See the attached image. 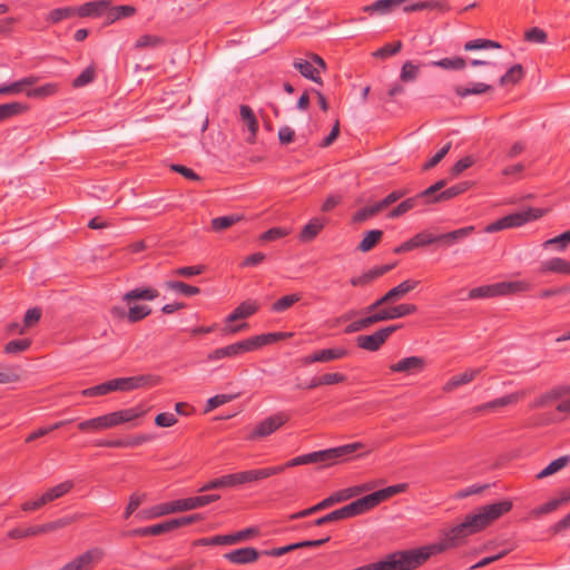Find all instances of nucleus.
Listing matches in <instances>:
<instances>
[{
	"mask_svg": "<svg viewBox=\"0 0 570 570\" xmlns=\"http://www.w3.org/2000/svg\"><path fill=\"white\" fill-rule=\"evenodd\" d=\"M474 533L468 519L464 518L463 522L446 531L438 542L416 549H409L415 569L424 564L432 556L461 546L469 535Z\"/></svg>",
	"mask_w": 570,
	"mask_h": 570,
	"instance_id": "1",
	"label": "nucleus"
},
{
	"mask_svg": "<svg viewBox=\"0 0 570 570\" xmlns=\"http://www.w3.org/2000/svg\"><path fill=\"white\" fill-rule=\"evenodd\" d=\"M363 448L364 444L362 442L344 444L336 448H331L326 450L298 455L286 461L283 464L274 465V468H279L282 473L288 468H294L303 464L321 463L323 466H331L335 463L345 461L348 455L353 454L354 452Z\"/></svg>",
	"mask_w": 570,
	"mask_h": 570,
	"instance_id": "2",
	"label": "nucleus"
},
{
	"mask_svg": "<svg viewBox=\"0 0 570 570\" xmlns=\"http://www.w3.org/2000/svg\"><path fill=\"white\" fill-rule=\"evenodd\" d=\"M161 379L155 374H142L129 377H116L98 385L85 389L81 395L86 397H95L109 394L111 392H129L142 387L156 386Z\"/></svg>",
	"mask_w": 570,
	"mask_h": 570,
	"instance_id": "3",
	"label": "nucleus"
},
{
	"mask_svg": "<svg viewBox=\"0 0 570 570\" xmlns=\"http://www.w3.org/2000/svg\"><path fill=\"white\" fill-rule=\"evenodd\" d=\"M372 489V485L370 483H365L362 485H356L347 489L340 490L337 492L332 493L330 497L325 498L317 504L307 508L305 510H302L299 512H296L289 517L291 520L302 519L305 517H308L311 514H314L318 511L325 510L336 503L346 501L360 493H363L365 491H368Z\"/></svg>",
	"mask_w": 570,
	"mask_h": 570,
	"instance_id": "4",
	"label": "nucleus"
},
{
	"mask_svg": "<svg viewBox=\"0 0 570 570\" xmlns=\"http://www.w3.org/2000/svg\"><path fill=\"white\" fill-rule=\"evenodd\" d=\"M259 530L250 527L230 534H218L210 538H200L194 546H229L246 541L258 535Z\"/></svg>",
	"mask_w": 570,
	"mask_h": 570,
	"instance_id": "5",
	"label": "nucleus"
},
{
	"mask_svg": "<svg viewBox=\"0 0 570 570\" xmlns=\"http://www.w3.org/2000/svg\"><path fill=\"white\" fill-rule=\"evenodd\" d=\"M407 488H409L407 483H399V484L390 485L384 489L372 492V493L364 495L357 500L363 510V513H365V512L372 510L373 508L377 507L381 502H383L396 494L405 492L407 490Z\"/></svg>",
	"mask_w": 570,
	"mask_h": 570,
	"instance_id": "6",
	"label": "nucleus"
},
{
	"mask_svg": "<svg viewBox=\"0 0 570 570\" xmlns=\"http://www.w3.org/2000/svg\"><path fill=\"white\" fill-rule=\"evenodd\" d=\"M420 284V281L415 279H405L400 283L397 286L391 288L386 292L381 298L376 299L374 303L365 307V313H371L379 307H382L389 303L396 302L409 294L411 291L415 289Z\"/></svg>",
	"mask_w": 570,
	"mask_h": 570,
	"instance_id": "7",
	"label": "nucleus"
},
{
	"mask_svg": "<svg viewBox=\"0 0 570 570\" xmlns=\"http://www.w3.org/2000/svg\"><path fill=\"white\" fill-rule=\"evenodd\" d=\"M399 328H401V325H389L370 335H358L356 337V345L362 350L376 352Z\"/></svg>",
	"mask_w": 570,
	"mask_h": 570,
	"instance_id": "8",
	"label": "nucleus"
},
{
	"mask_svg": "<svg viewBox=\"0 0 570 570\" xmlns=\"http://www.w3.org/2000/svg\"><path fill=\"white\" fill-rule=\"evenodd\" d=\"M289 420L288 414L285 412H277L263 421H261L248 435V440H258L266 438L277 431Z\"/></svg>",
	"mask_w": 570,
	"mask_h": 570,
	"instance_id": "9",
	"label": "nucleus"
},
{
	"mask_svg": "<svg viewBox=\"0 0 570 570\" xmlns=\"http://www.w3.org/2000/svg\"><path fill=\"white\" fill-rule=\"evenodd\" d=\"M105 552L100 548H91L79 554L60 570H92L95 564L102 560Z\"/></svg>",
	"mask_w": 570,
	"mask_h": 570,
	"instance_id": "10",
	"label": "nucleus"
},
{
	"mask_svg": "<svg viewBox=\"0 0 570 570\" xmlns=\"http://www.w3.org/2000/svg\"><path fill=\"white\" fill-rule=\"evenodd\" d=\"M363 514V510L360 505L358 500L351 502L337 510H334L316 520H314L311 524L315 527H322L330 522H335L340 520L350 519L356 515Z\"/></svg>",
	"mask_w": 570,
	"mask_h": 570,
	"instance_id": "11",
	"label": "nucleus"
},
{
	"mask_svg": "<svg viewBox=\"0 0 570 570\" xmlns=\"http://www.w3.org/2000/svg\"><path fill=\"white\" fill-rule=\"evenodd\" d=\"M200 520H203V517L198 513H195L190 515L170 519L157 524L148 525L149 535H160L167 532H171L178 528L193 524Z\"/></svg>",
	"mask_w": 570,
	"mask_h": 570,
	"instance_id": "12",
	"label": "nucleus"
},
{
	"mask_svg": "<svg viewBox=\"0 0 570 570\" xmlns=\"http://www.w3.org/2000/svg\"><path fill=\"white\" fill-rule=\"evenodd\" d=\"M220 499L219 494H204L170 501L173 513L195 510Z\"/></svg>",
	"mask_w": 570,
	"mask_h": 570,
	"instance_id": "13",
	"label": "nucleus"
},
{
	"mask_svg": "<svg viewBox=\"0 0 570 570\" xmlns=\"http://www.w3.org/2000/svg\"><path fill=\"white\" fill-rule=\"evenodd\" d=\"M546 210L541 208L529 207L521 212H515L509 214L504 217H501L507 228L520 227L529 222L541 218L544 215Z\"/></svg>",
	"mask_w": 570,
	"mask_h": 570,
	"instance_id": "14",
	"label": "nucleus"
},
{
	"mask_svg": "<svg viewBox=\"0 0 570 570\" xmlns=\"http://www.w3.org/2000/svg\"><path fill=\"white\" fill-rule=\"evenodd\" d=\"M252 351L249 338H246L212 351L207 354V361L213 362L225 357H234Z\"/></svg>",
	"mask_w": 570,
	"mask_h": 570,
	"instance_id": "15",
	"label": "nucleus"
},
{
	"mask_svg": "<svg viewBox=\"0 0 570 570\" xmlns=\"http://www.w3.org/2000/svg\"><path fill=\"white\" fill-rule=\"evenodd\" d=\"M279 473L281 469L274 466H266L261 469L236 472L237 487L259 482L262 480H265Z\"/></svg>",
	"mask_w": 570,
	"mask_h": 570,
	"instance_id": "16",
	"label": "nucleus"
},
{
	"mask_svg": "<svg viewBox=\"0 0 570 570\" xmlns=\"http://www.w3.org/2000/svg\"><path fill=\"white\" fill-rule=\"evenodd\" d=\"M426 367V361L422 356H409L390 365L393 373H404L406 375H415L423 372Z\"/></svg>",
	"mask_w": 570,
	"mask_h": 570,
	"instance_id": "17",
	"label": "nucleus"
},
{
	"mask_svg": "<svg viewBox=\"0 0 570 570\" xmlns=\"http://www.w3.org/2000/svg\"><path fill=\"white\" fill-rule=\"evenodd\" d=\"M348 355V351L344 347L324 348L315 351L314 353L304 357V364L321 362L326 363L335 360H341Z\"/></svg>",
	"mask_w": 570,
	"mask_h": 570,
	"instance_id": "18",
	"label": "nucleus"
},
{
	"mask_svg": "<svg viewBox=\"0 0 570 570\" xmlns=\"http://www.w3.org/2000/svg\"><path fill=\"white\" fill-rule=\"evenodd\" d=\"M145 413V410H142L140 406L108 413L106 414L108 428L111 429L119 424L134 421L135 419L142 416Z\"/></svg>",
	"mask_w": 570,
	"mask_h": 570,
	"instance_id": "19",
	"label": "nucleus"
},
{
	"mask_svg": "<svg viewBox=\"0 0 570 570\" xmlns=\"http://www.w3.org/2000/svg\"><path fill=\"white\" fill-rule=\"evenodd\" d=\"M395 264H389V265H382L376 266L372 269H368L367 272L363 273L362 275L354 276L350 279V284L354 287H365L373 283L379 277L383 276L391 269H393Z\"/></svg>",
	"mask_w": 570,
	"mask_h": 570,
	"instance_id": "20",
	"label": "nucleus"
},
{
	"mask_svg": "<svg viewBox=\"0 0 570 570\" xmlns=\"http://www.w3.org/2000/svg\"><path fill=\"white\" fill-rule=\"evenodd\" d=\"M259 552L253 547L239 548L224 554V559L234 564H247L257 561Z\"/></svg>",
	"mask_w": 570,
	"mask_h": 570,
	"instance_id": "21",
	"label": "nucleus"
},
{
	"mask_svg": "<svg viewBox=\"0 0 570 570\" xmlns=\"http://www.w3.org/2000/svg\"><path fill=\"white\" fill-rule=\"evenodd\" d=\"M474 232L473 226L462 227L452 232H448L444 234L435 235L436 244H441L444 246H452L455 243L463 240L469 237Z\"/></svg>",
	"mask_w": 570,
	"mask_h": 570,
	"instance_id": "22",
	"label": "nucleus"
},
{
	"mask_svg": "<svg viewBox=\"0 0 570 570\" xmlns=\"http://www.w3.org/2000/svg\"><path fill=\"white\" fill-rule=\"evenodd\" d=\"M258 309L259 306L256 301H244L226 317V323H233L237 320L247 318L254 315Z\"/></svg>",
	"mask_w": 570,
	"mask_h": 570,
	"instance_id": "23",
	"label": "nucleus"
},
{
	"mask_svg": "<svg viewBox=\"0 0 570 570\" xmlns=\"http://www.w3.org/2000/svg\"><path fill=\"white\" fill-rule=\"evenodd\" d=\"M110 1L108 0H99V1H90L86 2L77 8V16L85 17H100L108 8Z\"/></svg>",
	"mask_w": 570,
	"mask_h": 570,
	"instance_id": "24",
	"label": "nucleus"
},
{
	"mask_svg": "<svg viewBox=\"0 0 570 570\" xmlns=\"http://www.w3.org/2000/svg\"><path fill=\"white\" fill-rule=\"evenodd\" d=\"M289 336H292V333L274 332V333H265V334L252 336L248 338H249L253 351H256L265 345L276 343V342L285 340Z\"/></svg>",
	"mask_w": 570,
	"mask_h": 570,
	"instance_id": "25",
	"label": "nucleus"
},
{
	"mask_svg": "<svg viewBox=\"0 0 570 570\" xmlns=\"http://www.w3.org/2000/svg\"><path fill=\"white\" fill-rule=\"evenodd\" d=\"M480 368H471L465 372L452 376L443 386L444 392H452L456 387L472 382L479 374Z\"/></svg>",
	"mask_w": 570,
	"mask_h": 570,
	"instance_id": "26",
	"label": "nucleus"
},
{
	"mask_svg": "<svg viewBox=\"0 0 570 570\" xmlns=\"http://www.w3.org/2000/svg\"><path fill=\"white\" fill-rule=\"evenodd\" d=\"M159 292L153 287H137L124 294L122 301L130 304L132 301H154Z\"/></svg>",
	"mask_w": 570,
	"mask_h": 570,
	"instance_id": "27",
	"label": "nucleus"
},
{
	"mask_svg": "<svg viewBox=\"0 0 570 570\" xmlns=\"http://www.w3.org/2000/svg\"><path fill=\"white\" fill-rule=\"evenodd\" d=\"M326 224L325 218L314 217L302 229L299 239L304 243L312 242Z\"/></svg>",
	"mask_w": 570,
	"mask_h": 570,
	"instance_id": "28",
	"label": "nucleus"
},
{
	"mask_svg": "<svg viewBox=\"0 0 570 570\" xmlns=\"http://www.w3.org/2000/svg\"><path fill=\"white\" fill-rule=\"evenodd\" d=\"M521 396H522V394H520V393H511V394L504 395L502 397L495 399L493 401L487 402L482 405H479L478 407H475V411L476 412L494 411L499 407L515 404L521 399Z\"/></svg>",
	"mask_w": 570,
	"mask_h": 570,
	"instance_id": "29",
	"label": "nucleus"
},
{
	"mask_svg": "<svg viewBox=\"0 0 570 570\" xmlns=\"http://www.w3.org/2000/svg\"><path fill=\"white\" fill-rule=\"evenodd\" d=\"M293 66L303 77L311 79L316 83H322L321 77L318 76L320 69L315 67L312 61L305 59H295Z\"/></svg>",
	"mask_w": 570,
	"mask_h": 570,
	"instance_id": "30",
	"label": "nucleus"
},
{
	"mask_svg": "<svg viewBox=\"0 0 570 570\" xmlns=\"http://www.w3.org/2000/svg\"><path fill=\"white\" fill-rule=\"evenodd\" d=\"M236 473L225 474L206 482L198 491L206 492L215 489L236 488Z\"/></svg>",
	"mask_w": 570,
	"mask_h": 570,
	"instance_id": "31",
	"label": "nucleus"
},
{
	"mask_svg": "<svg viewBox=\"0 0 570 570\" xmlns=\"http://www.w3.org/2000/svg\"><path fill=\"white\" fill-rule=\"evenodd\" d=\"M465 518L471 524L472 531L475 533L480 532L492 523L488 512L483 507H480L475 513L468 514Z\"/></svg>",
	"mask_w": 570,
	"mask_h": 570,
	"instance_id": "32",
	"label": "nucleus"
},
{
	"mask_svg": "<svg viewBox=\"0 0 570 570\" xmlns=\"http://www.w3.org/2000/svg\"><path fill=\"white\" fill-rule=\"evenodd\" d=\"M471 186H472V184L470 181L458 183V184L442 190L441 193H439L436 196L433 197L432 200L439 202V203L450 200V199L465 193L468 189H470Z\"/></svg>",
	"mask_w": 570,
	"mask_h": 570,
	"instance_id": "33",
	"label": "nucleus"
},
{
	"mask_svg": "<svg viewBox=\"0 0 570 570\" xmlns=\"http://www.w3.org/2000/svg\"><path fill=\"white\" fill-rule=\"evenodd\" d=\"M541 272L570 275V262L560 257H553L542 263Z\"/></svg>",
	"mask_w": 570,
	"mask_h": 570,
	"instance_id": "34",
	"label": "nucleus"
},
{
	"mask_svg": "<svg viewBox=\"0 0 570 570\" xmlns=\"http://www.w3.org/2000/svg\"><path fill=\"white\" fill-rule=\"evenodd\" d=\"M420 204H423V197H420V193L415 195L414 197L406 198L405 200L401 202L396 207H394L389 214L387 217L391 219L397 218L414 207L419 206Z\"/></svg>",
	"mask_w": 570,
	"mask_h": 570,
	"instance_id": "35",
	"label": "nucleus"
},
{
	"mask_svg": "<svg viewBox=\"0 0 570 570\" xmlns=\"http://www.w3.org/2000/svg\"><path fill=\"white\" fill-rule=\"evenodd\" d=\"M243 218L244 216L240 214L215 217L210 220V228L213 232L219 233L243 220Z\"/></svg>",
	"mask_w": 570,
	"mask_h": 570,
	"instance_id": "36",
	"label": "nucleus"
},
{
	"mask_svg": "<svg viewBox=\"0 0 570 570\" xmlns=\"http://www.w3.org/2000/svg\"><path fill=\"white\" fill-rule=\"evenodd\" d=\"M512 507L513 503L511 500H503L488 505H483L492 522L498 520L503 514L510 512Z\"/></svg>",
	"mask_w": 570,
	"mask_h": 570,
	"instance_id": "37",
	"label": "nucleus"
},
{
	"mask_svg": "<svg viewBox=\"0 0 570 570\" xmlns=\"http://www.w3.org/2000/svg\"><path fill=\"white\" fill-rule=\"evenodd\" d=\"M242 119L247 125L248 130L250 131L252 138L248 139L249 142H254L256 134L258 131V121L257 118L252 110V108L247 105H242L239 109Z\"/></svg>",
	"mask_w": 570,
	"mask_h": 570,
	"instance_id": "38",
	"label": "nucleus"
},
{
	"mask_svg": "<svg viewBox=\"0 0 570 570\" xmlns=\"http://www.w3.org/2000/svg\"><path fill=\"white\" fill-rule=\"evenodd\" d=\"M28 110V105L22 102H8L0 105V122L12 118L14 116L24 114Z\"/></svg>",
	"mask_w": 570,
	"mask_h": 570,
	"instance_id": "39",
	"label": "nucleus"
},
{
	"mask_svg": "<svg viewBox=\"0 0 570 570\" xmlns=\"http://www.w3.org/2000/svg\"><path fill=\"white\" fill-rule=\"evenodd\" d=\"M73 488V483L71 481H65L62 483H59L50 489H48L43 494L42 498L46 501V503L52 502L56 499H59L67 494L71 489Z\"/></svg>",
	"mask_w": 570,
	"mask_h": 570,
	"instance_id": "40",
	"label": "nucleus"
},
{
	"mask_svg": "<svg viewBox=\"0 0 570 570\" xmlns=\"http://www.w3.org/2000/svg\"><path fill=\"white\" fill-rule=\"evenodd\" d=\"M78 429L81 432H97L109 429L106 414L80 422Z\"/></svg>",
	"mask_w": 570,
	"mask_h": 570,
	"instance_id": "41",
	"label": "nucleus"
},
{
	"mask_svg": "<svg viewBox=\"0 0 570 570\" xmlns=\"http://www.w3.org/2000/svg\"><path fill=\"white\" fill-rule=\"evenodd\" d=\"M570 462V456L569 455H562L556 460H553L552 462H550L542 471H540L535 478L538 480H541V479H544L547 476H550L554 473H557L558 471H560L561 469H563L564 466H567Z\"/></svg>",
	"mask_w": 570,
	"mask_h": 570,
	"instance_id": "42",
	"label": "nucleus"
},
{
	"mask_svg": "<svg viewBox=\"0 0 570 570\" xmlns=\"http://www.w3.org/2000/svg\"><path fill=\"white\" fill-rule=\"evenodd\" d=\"M383 237V232L380 229L368 230L363 239L357 245V249L366 253L373 249Z\"/></svg>",
	"mask_w": 570,
	"mask_h": 570,
	"instance_id": "43",
	"label": "nucleus"
},
{
	"mask_svg": "<svg viewBox=\"0 0 570 570\" xmlns=\"http://www.w3.org/2000/svg\"><path fill=\"white\" fill-rule=\"evenodd\" d=\"M493 88L490 85L483 82H474L471 87L456 86L454 91L459 97H468L470 95H482L491 91Z\"/></svg>",
	"mask_w": 570,
	"mask_h": 570,
	"instance_id": "44",
	"label": "nucleus"
},
{
	"mask_svg": "<svg viewBox=\"0 0 570 570\" xmlns=\"http://www.w3.org/2000/svg\"><path fill=\"white\" fill-rule=\"evenodd\" d=\"M77 16L76 7H62L52 9L47 18V21L51 23H58L62 20L70 19Z\"/></svg>",
	"mask_w": 570,
	"mask_h": 570,
	"instance_id": "45",
	"label": "nucleus"
},
{
	"mask_svg": "<svg viewBox=\"0 0 570 570\" xmlns=\"http://www.w3.org/2000/svg\"><path fill=\"white\" fill-rule=\"evenodd\" d=\"M492 287L494 296H502L523 291L525 286L522 282H501L492 284Z\"/></svg>",
	"mask_w": 570,
	"mask_h": 570,
	"instance_id": "46",
	"label": "nucleus"
},
{
	"mask_svg": "<svg viewBox=\"0 0 570 570\" xmlns=\"http://www.w3.org/2000/svg\"><path fill=\"white\" fill-rule=\"evenodd\" d=\"M524 77L523 67L520 63L512 66L501 78L500 85H515L520 82Z\"/></svg>",
	"mask_w": 570,
	"mask_h": 570,
	"instance_id": "47",
	"label": "nucleus"
},
{
	"mask_svg": "<svg viewBox=\"0 0 570 570\" xmlns=\"http://www.w3.org/2000/svg\"><path fill=\"white\" fill-rule=\"evenodd\" d=\"M20 380V366L0 364V384L16 383Z\"/></svg>",
	"mask_w": 570,
	"mask_h": 570,
	"instance_id": "48",
	"label": "nucleus"
},
{
	"mask_svg": "<svg viewBox=\"0 0 570 570\" xmlns=\"http://www.w3.org/2000/svg\"><path fill=\"white\" fill-rule=\"evenodd\" d=\"M59 86L57 83H45L37 88L28 89L26 91L27 97L29 98H46L49 96H53L58 92Z\"/></svg>",
	"mask_w": 570,
	"mask_h": 570,
	"instance_id": "49",
	"label": "nucleus"
},
{
	"mask_svg": "<svg viewBox=\"0 0 570 570\" xmlns=\"http://www.w3.org/2000/svg\"><path fill=\"white\" fill-rule=\"evenodd\" d=\"M171 508L170 502L161 503L154 505L149 509H145L141 512H139L138 515H140L142 519H155L163 515L171 514Z\"/></svg>",
	"mask_w": 570,
	"mask_h": 570,
	"instance_id": "50",
	"label": "nucleus"
},
{
	"mask_svg": "<svg viewBox=\"0 0 570 570\" xmlns=\"http://www.w3.org/2000/svg\"><path fill=\"white\" fill-rule=\"evenodd\" d=\"M136 13V8L129 4L117 6L109 9L107 19L109 22H115L121 18H128Z\"/></svg>",
	"mask_w": 570,
	"mask_h": 570,
	"instance_id": "51",
	"label": "nucleus"
},
{
	"mask_svg": "<svg viewBox=\"0 0 570 570\" xmlns=\"http://www.w3.org/2000/svg\"><path fill=\"white\" fill-rule=\"evenodd\" d=\"M151 313V308L147 305H134L129 307L126 318L129 323L134 324L142 321Z\"/></svg>",
	"mask_w": 570,
	"mask_h": 570,
	"instance_id": "52",
	"label": "nucleus"
},
{
	"mask_svg": "<svg viewBox=\"0 0 570 570\" xmlns=\"http://www.w3.org/2000/svg\"><path fill=\"white\" fill-rule=\"evenodd\" d=\"M167 288L171 291L179 292L180 294L185 296H194L200 293V288L197 286H193L189 284H186L180 281H168L166 283Z\"/></svg>",
	"mask_w": 570,
	"mask_h": 570,
	"instance_id": "53",
	"label": "nucleus"
},
{
	"mask_svg": "<svg viewBox=\"0 0 570 570\" xmlns=\"http://www.w3.org/2000/svg\"><path fill=\"white\" fill-rule=\"evenodd\" d=\"M402 41L397 40L394 42H389L384 45L383 47L375 50L372 56L380 59H386L389 57H392L396 53H399L402 49Z\"/></svg>",
	"mask_w": 570,
	"mask_h": 570,
	"instance_id": "54",
	"label": "nucleus"
},
{
	"mask_svg": "<svg viewBox=\"0 0 570 570\" xmlns=\"http://www.w3.org/2000/svg\"><path fill=\"white\" fill-rule=\"evenodd\" d=\"M432 65L442 69L462 70L465 68L466 61L462 57H453L433 61Z\"/></svg>",
	"mask_w": 570,
	"mask_h": 570,
	"instance_id": "55",
	"label": "nucleus"
},
{
	"mask_svg": "<svg viewBox=\"0 0 570 570\" xmlns=\"http://www.w3.org/2000/svg\"><path fill=\"white\" fill-rule=\"evenodd\" d=\"M446 186V179H440L435 184L431 185L426 189L420 193V197H423V204H435L436 202H433V197L436 196L439 193L444 190L443 188Z\"/></svg>",
	"mask_w": 570,
	"mask_h": 570,
	"instance_id": "56",
	"label": "nucleus"
},
{
	"mask_svg": "<svg viewBox=\"0 0 570 570\" xmlns=\"http://www.w3.org/2000/svg\"><path fill=\"white\" fill-rule=\"evenodd\" d=\"M299 299H301L299 294L285 295L273 303L272 311L276 312V313L284 312V311L288 309L289 307H292Z\"/></svg>",
	"mask_w": 570,
	"mask_h": 570,
	"instance_id": "57",
	"label": "nucleus"
},
{
	"mask_svg": "<svg viewBox=\"0 0 570 570\" xmlns=\"http://www.w3.org/2000/svg\"><path fill=\"white\" fill-rule=\"evenodd\" d=\"M236 397H238V394H217L213 397H209L206 402L205 413L210 412L223 404L232 402Z\"/></svg>",
	"mask_w": 570,
	"mask_h": 570,
	"instance_id": "58",
	"label": "nucleus"
},
{
	"mask_svg": "<svg viewBox=\"0 0 570 570\" xmlns=\"http://www.w3.org/2000/svg\"><path fill=\"white\" fill-rule=\"evenodd\" d=\"M501 45L494 40L489 39H475L465 42L464 49L466 51L479 50V49H499Z\"/></svg>",
	"mask_w": 570,
	"mask_h": 570,
	"instance_id": "59",
	"label": "nucleus"
},
{
	"mask_svg": "<svg viewBox=\"0 0 570 570\" xmlns=\"http://www.w3.org/2000/svg\"><path fill=\"white\" fill-rule=\"evenodd\" d=\"M382 210V207L380 206L379 203H375L374 205L372 206H366V207H363L361 209H358L354 215H353V222L354 223H363L365 222L366 219L375 216L377 213H380Z\"/></svg>",
	"mask_w": 570,
	"mask_h": 570,
	"instance_id": "60",
	"label": "nucleus"
},
{
	"mask_svg": "<svg viewBox=\"0 0 570 570\" xmlns=\"http://www.w3.org/2000/svg\"><path fill=\"white\" fill-rule=\"evenodd\" d=\"M96 78V68L91 65V66H88L86 69H83L81 71V73L73 79L72 81V86L75 88H80V87H83V86H87L89 85L90 82H92Z\"/></svg>",
	"mask_w": 570,
	"mask_h": 570,
	"instance_id": "61",
	"label": "nucleus"
},
{
	"mask_svg": "<svg viewBox=\"0 0 570 570\" xmlns=\"http://www.w3.org/2000/svg\"><path fill=\"white\" fill-rule=\"evenodd\" d=\"M30 345L31 341L29 338L13 340L4 345L3 351L7 354H17L27 351Z\"/></svg>",
	"mask_w": 570,
	"mask_h": 570,
	"instance_id": "62",
	"label": "nucleus"
},
{
	"mask_svg": "<svg viewBox=\"0 0 570 570\" xmlns=\"http://www.w3.org/2000/svg\"><path fill=\"white\" fill-rule=\"evenodd\" d=\"M164 39L155 35H144L136 41V48H155L164 43Z\"/></svg>",
	"mask_w": 570,
	"mask_h": 570,
	"instance_id": "63",
	"label": "nucleus"
},
{
	"mask_svg": "<svg viewBox=\"0 0 570 570\" xmlns=\"http://www.w3.org/2000/svg\"><path fill=\"white\" fill-rule=\"evenodd\" d=\"M390 312L393 315V320L405 317L412 315L417 312V306L415 304H400L396 306L390 307Z\"/></svg>",
	"mask_w": 570,
	"mask_h": 570,
	"instance_id": "64",
	"label": "nucleus"
}]
</instances>
